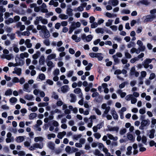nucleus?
Segmentation results:
<instances>
[{
	"label": "nucleus",
	"mask_w": 156,
	"mask_h": 156,
	"mask_svg": "<svg viewBox=\"0 0 156 156\" xmlns=\"http://www.w3.org/2000/svg\"><path fill=\"white\" fill-rule=\"evenodd\" d=\"M24 136H20L16 137V141L17 143H21L24 140Z\"/></svg>",
	"instance_id": "obj_12"
},
{
	"label": "nucleus",
	"mask_w": 156,
	"mask_h": 156,
	"mask_svg": "<svg viewBox=\"0 0 156 156\" xmlns=\"http://www.w3.org/2000/svg\"><path fill=\"white\" fill-rule=\"evenodd\" d=\"M34 147L36 148H39V149H42L43 147V145L42 143L39 144L36 143L34 144Z\"/></svg>",
	"instance_id": "obj_30"
},
{
	"label": "nucleus",
	"mask_w": 156,
	"mask_h": 156,
	"mask_svg": "<svg viewBox=\"0 0 156 156\" xmlns=\"http://www.w3.org/2000/svg\"><path fill=\"white\" fill-rule=\"evenodd\" d=\"M12 91L11 89L7 90L5 93V95L6 96H9L12 94Z\"/></svg>",
	"instance_id": "obj_50"
},
{
	"label": "nucleus",
	"mask_w": 156,
	"mask_h": 156,
	"mask_svg": "<svg viewBox=\"0 0 156 156\" xmlns=\"http://www.w3.org/2000/svg\"><path fill=\"white\" fill-rule=\"evenodd\" d=\"M15 60L16 63L14 64L12 62H9L8 64V66L9 67H16L19 66H21L24 64V62L22 60H20L19 58H16Z\"/></svg>",
	"instance_id": "obj_2"
},
{
	"label": "nucleus",
	"mask_w": 156,
	"mask_h": 156,
	"mask_svg": "<svg viewBox=\"0 0 156 156\" xmlns=\"http://www.w3.org/2000/svg\"><path fill=\"white\" fill-rule=\"evenodd\" d=\"M101 108L102 109L105 110L102 115L103 117H105L106 116V115L107 114L109 111L110 107L107 106L106 104L104 103L102 105Z\"/></svg>",
	"instance_id": "obj_4"
},
{
	"label": "nucleus",
	"mask_w": 156,
	"mask_h": 156,
	"mask_svg": "<svg viewBox=\"0 0 156 156\" xmlns=\"http://www.w3.org/2000/svg\"><path fill=\"white\" fill-rule=\"evenodd\" d=\"M43 43L46 46H49L50 45V43L48 39H46L43 40Z\"/></svg>",
	"instance_id": "obj_40"
},
{
	"label": "nucleus",
	"mask_w": 156,
	"mask_h": 156,
	"mask_svg": "<svg viewBox=\"0 0 156 156\" xmlns=\"http://www.w3.org/2000/svg\"><path fill=\"white\" fill-rule=\"evenodd\" d=\"M136 72L135 68L134 67H133L131 69L130 74L131 75H134V73Z\"/></svg>",
	"instance_id": "obj_62"
},
{
	"label": "nucleus",
	"mask_w": 156,
	"mask_h": 156,
	"mask_svg": "<svg viewBox=\"0 0 156 156\" xmlns=\"http://www.w3.org/2000/svg\"><path fill=\"white\" fill-rule=\"evenodd\" d=\"M47 5L45 3H43L41 6V11L43 13H47L48 12V11L47 9H46Z\"/></svg>",
	"instance_id": "obj_9"
},
{
	"label": "nucleus",
	"mask_w": 156,
	"mask_h": 156,
	"mask_svg": "<svg viewBox=\"0 0 156 156\" xmlns=\"http://www.w3.org/2000/svg\"><path fill=\"white\" fill-rule=\"evenodd\" d=\"M66 134V132L65 131H63L58 133L57 137L60 139H62L63 136Z\"/></svg>",
	"instance_id": "obj_22"
},
{
	"label": "nucleus",
	"mask_w": 156,
	"mask_h": 156,
	"mask_svg": "<svg viewBox=\"0 0 156 156\" xmlns=\"http://www.w3.org/2000/svg\"><path fill=\"white\" fill-rule=\"evenodd\" d=\"M36 21L35 22L36 24L39 23V22L41 21V22L44 24H46L48 23L47 19L44 18L42 16H37L36 18Z\"/></svg>",
	"instance_id": "obj_5"
},
{
	"label": "nucleus",
	"mask_w": 156,
	"mask_h": 156,
	"mask_svg": "<svg viewBox=\"0 0 156 156\" xmlns=\"http://www.w3.org/2000/svg\"><path fill=\"white\" fill-rule=\"evenodd\" d=\"M55 135L54 133H50L47 135V138L48 140H51V138H54L55 137Z\"/></svg>",
	"instance_id": "obj_49"
},
{
	"label": "nucleus",
	"mask_w": 156,
	"mask_h": 156,
	"mask_svg": "<svg viewBox=\"0 0 156 156\" xmlns=\"http://www.w3.org/2000/svg\"><path fill=\"white\" fill-rule=\"evenodd\" d=\"M69 89V87L68 85H67L63 86L61 88V90L63 93L67 92Z\"/></svg>",
	"instance_id": "obj_15"
},
{
	"label": "nucleus",
	"mask_w": 156,
	"mask_h": 156,
	"mask_svg": "<svg viewBox=\"0 0 156 156\" xmlns=\"http://www.w3.org/2000/svg\"><path fill=\"white\" fill-rule=\"evenodd\" d=\"M47 66L50 67V68L51 69L55 66V65L51 61H49L47 62Z\"/></svg>",
	"instance_id": "obj_32"
},
{
	"label": "nucleus",
	"mask_w": 156,
	"mask_h": 156,
	"mask_svg": "<svg viewBox=\"0 0 156 156\" xmlns=\"http://www.w3.org/2000/svg\"><path fill=\"white\" fill-rule=\"evenodd\" d=\"M48 102H41L38 104V106L39 107H45L48 105Z\"/></svg>",
	"instance_id": "obj_46"
},
{
	"label": "nucleus",
	"mask_w": 156,
	"mask_h": 156,
	"mask_svg": "<svg viewBox=\"0 0 156 156\" xmlns=\"http://www.w3.org/2000/svg\"><path fill=\"white\" fill-rule=\"evenodd\" d=\"M95 31L97 33L102 34L104 33V29L103 28H98L95 30Z\"/></svg>",
	"instance_id": "obj_35"
},
{
	"label": "nucleus",
	"mask_w": 156,
	"mask_h": 156,
	"mask_svg": "<svg viewBox=\"0 0 156 156\" xmlns=\"http://www.w3.org/2000/svg\"><path fill=\"white\" fill-rule=\"evenodd\" d=\"M29 54L28 53L25 52L23 53H21L20 54V56L22 59H23L24 58H27L29 56Z\"/></svg>",
	"instance_id": "obj_28"
},
{
	"label": "nucleus",
	"mask_w": 156,
	"mask_h": 156,
	"mask_svg": "<svg viewBox=\"0 0 156 156\" xmlns=\"http://www.w3.org/2000/svg\"><path fill=\"white\" fill-rule=\"evenodd\" d=\"M62 20H66L68 18V16L64 14H60L58 16Z\"/></svg>",
	"instance_id": "obj_29"
},
{
	"label": "nucleus",
	"mask_w": 156,
	"mask_h": 156,
	"mask_svg": "<svg viewBox=\"0 0 156 156\" xmlns=\"http://www.w3.org/2000/svg\"><path fill=\"white\" fill-rule=\"evenodd\" d=\"M126 128L121 129L119 131V133L120 135H123L126 133Z\"/></svg>",
	"instance_id": "obj_41"
},
{
	"label": "nucleus",
	"mask_w": 156,
	"mask_h": 156,
	"mask_svg": "<svg viewBox=\"0 0 156 156\" xmlns=\"http://www.w3.org/2000/svg\"><path fill=\"white\" fill-rule=\"evenodd\" d=\"M93 37V36L91 34L88 35V36H87L86 38V41L87 42L90 41L91 40Z\"/></svg>",
	"instance_id": "obj_45"
},
{
	"label": "nucleus",
	"mask_w": 156,
	"mask_h": 156,
	"mask_svg": "<svg viewBox=\"0 0 156 156\" xmlns=\"http://www.w3.org/2000/svg\"><path fill=\"white\" fill-rule=\"evenodd\" d=\"M25 44L28 48H30L32 46V44L30 43V40L29 39H27L26 40Z\"/></svg>",
	"instance_id": "obj_25"
},
{
	"label": "nucleus",
	"mask_w": 156,
	"mask_h": 156,
	"mask_svg": "<svg viewBox=\"0 0 156 156\" xmlns=\"http://www.w3.org/2000/svg\"><path fill=\"white\" fill-rule=\"evenodd\" d=\"M156 18V15H149L143 17V18L144 19V22L147 23L152 21Z\"/></svg>",
	"instance_id": "obj_3"
},
{
	"label": "nucleus",
	"mask_w": 156,
	"mask_h": 156,
	"mask_svg": "<svg viewBox=\"0 0 156 156\" xmlns=\"http://www.w3.org/2000/svg\"><path fill=\"white\" fill-rule=\"evenodd\" d=\"M29 85L28 83H26L23 85V90L27 92H30V90L29 89Z\"/></svg>",
	"instance_id": "obj_26"
},
{
	"label": "nucleus",
	"mask_w": 156,
	"mask_h": 156,
	"mask_svg": "<svg viewBox=\"0 0 156 156\" xmlns=\"http://www.w3.org/2000/svg\"><path fill=\"white\" fill-rule=\"evenodd\" d=\"M66 151L69 154L73 153V152L71 151V147L69 146H67L65 148Z\"/></svg>",
	"instance_id": "obj_51"
},
{
	"label": "nucleus",
	"mask_w": 156,
	"mask_h": 156,
	"mask_svg": "<svg viewBox=\"0 0 156 156\" xmlns=\"http://www.w3.org/2000/svg\"><path fill=\"white\" fill-rule=\"evenodd\" d=\"M17 99L15 97H12L9 99V101L11 103H14L16 102Z\"/></svg>",
	"instance_id": "obj_52"
},
{
	"label": "nucleus",
	"mask_w": 156,
	"mask_h": 156,
	"mask_svg": "<svg viewBox=\"0 0 156 156\" xmlns=\"http://www.w3.org/2000/svg\"><path fill=\"white\" fill-rule=\"evenodd\" d=\"M132 147L131 146H129L127 148V151L126 152V154L128 155H130L132 153L131 150Z\"/></svg>",
	"instance_id": "obj_44"
},
{
	"label": "nucleus",
	"mask_w": 156,
	"mask_h": 156,
	"mask_svg": "<svg viewBox=\"0 0 156 156\" xmlns=\"http://www.w3.org/2000/svg\"><path fill=\"white\" fill-rule=\"evenodd\" d=\"M51 97L56 100H57L58 99V96L56 92L53 91L51 93Z\"/></svg>",
	"instance_id": "obj_33"
},
{
	"label": "nucleus",
	"mask_w": 156,
	"mask_h": 156,
	"mask_svg": "<svg viewBox=\"0 0 156 156\" xmlns=\"http://www.w3.org/2000/svg\"><path fill=\"white\" fill-rule=\"evenodd\" d=\"M108 130L110 132L115 131L117 133L119 130V127L118 126H112L110 125L107 126Z\"/></svg>",
	"instance_id": "obj_7"
},
{
	"label": "nucleus",
	"mask_w": 156,
	"mask_h": 156,
	"mask_svg": "<svg viewBox=\"0 0 156 156\" xmlns=\"http://www.w3.org/2000/svg\"><path fill=\"white\" fill-rule=\"evenodd\" d=\"M93 109L95 111L97 115H101V112L98 109L96 108H93Z\"/></svg>",
	"instance_id": "obj_61"
},
{
	"label": "nucleus",
	"mask_w": 156,
	"mask_h": 156,
	"mask_svg": "<svg viewBox=\"0 0 156 156\" xmlns=\"http://www.w3.org/2000/svg\"><path fill=\"white\" fill-rule=\"evenodd\" d=\"M110 2L113 6H116L119 4V1L118 0H111Z\"/></svg>",
	"instance_id": "obj_36"
},
{
	"label": "nucleus",
	"mask_w": 156,
	"mask_h": 156,
	"mask_svg": "<svg viewBox=\"0 0 156 156\" xmlns=\"http://www.w3.org/2000/svg\"><path fill=\"white\" fill-rule=\"evenodd\" d=\"M37 116V114L35 113H31L29 115V119H33Z\"/></svg>",
	"instance_id": "obj_42"
},
{
	"label": "nucleus",
	"mask_w": 156,
	"mask_h": 156,
	"mask_svg": "<svg viewBox=\"0 0 156 156\" xmlns=\"http://www.w3.org/2000/svg\"><path fill=\"white\" fill-rule=\"evenodd\" d=\"M73 10L70 7L68 8L66 10V13L68 16H72L73 15Z\"/></svg>",
	"instance_id": "obj_13"
},
{
	"label": "nucleus",
	"mask_w": 156,
	"mask_h": 156,
	"mask_svg": "<svg viewBox=\"0 0 156 156\" xmlns=\"http://www.w3.org/2000/svg\"><path fill=\"white\" fill-rule=\"evenodd\" d=\"M70 96L71 98L70 101L71 102H75L76 100V95L73 94H71L70 95Z\"/></svg>",
	"instance_id": "obj_23"
},
{
	"label": "nucleus",
	"mask_w": 156,
	"mask_h": 156,
	"mask_svg": "<svg viewBox=\"0 0 156 156\" xmlns=\"http://www.w3.org/2000/svg\"><path fill=\"white\" fill-rule=\"evenodd\" d=\"M72 38L76 42H79L81 40L80 37H78L75 34H73L72 36Z\"/></svg>",
	"instance_id": "obj_18"
},
{
	"label": "nucleus",
	"mask_w": 156,
	"mask_h": 156,
	"mask_svg": "<svg viewBox=\"0 0 156 156\" xmlns=\"http://www.w3.org/2000/svg\"><path fill=\"white\" fill-rule=\"evenodd\" d=\"M155 132V130L154 129H152L150 131V133L149 135V137L151 139L154 138V133Z\"/></svg>",
	"instance_id": "obj_31"
},
{
	"label": "nucleus",
	"mask_w": 156,
	"mask_h": 156,
	"mask_svg": "<svg viewBox=\"0 0 156 156\" xmlns=\"http://www.w3.org/2000/svg\"><path fill=\"white\" fill-rule=\"evenodd\" d=\"M127 136L129 140L133 142L134 141L135 139L132 134L128 133H127Z\"/></svg>",
	"instance_id": "obj_27"
},
{
	"label": "nucleus",
	"mask_w": 156,
	"mask_h": 156,
	"mask_svg": "<svg viewBox=\"0 0 156 156\" xmlns=\"http://www.w3.org/2000/svg\"><path fill=\"white\" fill-rule=\"evenodd\" d=\"M45 62V58L44 55L41 56L39 59V63L40 65H44Z\"/></svg>",
	"instance_id": "obj_20"
},
{
	"label": "nucleus",
	"mask_w": 156,
	"mask_h": 156,
	"mask_svg": "<svg viewBox=\"0 0 156 156\" xmlns=\"http://www.w3.org/2000/svg\"><path fill=\"white\" fill-rule=\"evenodd\" d=\"M122 14H129L130 13V11L128 9H124L121 11Z\"/></svg>",
	"instance_id": "obj_54"
},
{
	"label": "nucleus",
	"mask_w": 156,
	"mask_h": 156,
	"mask_svg": "<svg viewBox=\"0 0 156 156\" xmlns=\"http://www.w3.org/2000/svg\"><path fill=\"white\" fill-rule=\"evenodd\" d=\"M125 56L126 58L127 59H130L132 57V55L127 51H125Z\"/></svg>",
	"instance_id": "obj_47"
},
{
	"label": "nucleus",
	"mask_w": 156,
	"mask_h": 156,
	"mask_svg": "<svg viewBox=\"0 0 156 156\" xmlns=\"http://www.w3.org/2000/svg\"><path fill=\"white\" fill-rule=\"evenodd\" d=\"M151 127H153L156 123V119H155L154 118H152L151 119Z\"/></svg>",
	"instance_id": "obj_59"
},
{
	"label": "nucleus",
	"mask_w": 156,
	"mask_h": 156,
	"mask_svg": "<svg viewBox=\"0 0 156 156\" xmlns=\"http://www.w3.org/2000/svg\"><path fill=\"white\" fill-rule=\"evenodd\" d=\"M40 55V52L39 51H37L36 53L34 54L32 56L33 59H37Z\"/></svg>",
	"instance_id": "obj_38"
},
{
	"label": "nucleus",
	"mask_w": 156,
	"mask_h": 156,
	"mask_svg": "<svg viewBox=\"0 0 156 156\" xmlns=\"http://www.w3.org/2000/svg\"><path fill=\"white\" fill-rule=\"evenodd\" d=\"M141 51H144L146 49L145 46L143 45V44L142 45H140L139 46L138 48Z\"/></svg>",
	"instance_id": "obj_56"
},
{
	"label": "nucleus",
	"mask_w": 156,
	"mask_h": 156,
	"mask_svg": "<svg viewBox=\"0 0 156 156\" xmlns=\"http://www.w3.org/2000/svg\"><path fill=\"white\" fill-rule=\"evenodd\" d=\"M15 34L13 33H11V34H8L7 36L9 37L10 39L11 40H13L15 38Z\"/></svg>",
	"instance_id": "obj_48"
},
{
	"label": "nucleus",
	"mask_w": 156,
	"mask_h": 156,
	"mask_svg": "<svg viewBox=\"0 0 156 156\" xmlns=\"http://www.w3.org/2000/svg\"><path fill=\"white\" fill-rule=\"evenodd\" d=\"M94 136L96 138L98 139L100 138L101 136L100 134L98 133H94Z\"/></svg>",
	"instance_id": "obj_57"
},
{
	"label": "nucleus",
	"mask_w": 156,
	"mask_h": 156,
	"mask_svg": "<svg viewBox=\"0 0 156 156\" xmlns=\"http://www.w3.org/2000/svg\"><path fill=\"white\" fill-rule=\"evenodd\" d=\"M137 99L136 98L134 97L133 96L131 100V102L132 104H135L137 102Z\"/></svg>",
	"instance_id": "obj_64"
},
{
	"label": "nucleus",
	"mask_w": 156,
	"mask_h": 156,
	"mask_svg": "<svg viewBox=\"0 0 156 156\" xmlns=\"http://www.w3.org/2000/svg\"><path fill=\"white\" fill-rule=\"evenodd\" d=\"M5 22L6 24H8L13 23L14 22V20L12 18H9L8 19L5 20Z\"/></svg>",
	"instance_id": "obj_43"
},
{
	"label": "nucleus",
	"mask_w": 156,
	"mask_h": 156,
	"mask_svg": "<svg viewBox=\"0 0 156 156\" xmlns=\"http://www.w3.org/2000/svg\"><path fill=\"white\" fill-rule=\"evenodd\" d=\"M60 73L59 70L58 69H56L53 72V74L54 76H58Z\"/></svg>",
	"instance_id": "obj_58"
},
{
	"label": "nucleus",
	"mask_w": 156,
	"mask_h": 156,
	"mask_svg": "<svg viewBox=\"0 0 156 156\" xmlns=\"http://www.w3.org/2000/svg\"><path fill=\"white\" fill-rule=\"evenodd\" d=\"M37 29L38 30H41V32L43 34L45 38H48L50 36L49 32L45 26L38 25L37 26Z\"/></svg>",
	"instance_id": "obj_1"
},
{
	"label": "nucleus",
	"mask_w": 156,
	"mask_h": 156,
	"mask_svg": "<svg viewBox=\"0 0 156 156\" xmlns=\"http://www.w3.org/2000/svg\"><path fill=\"white\" fill-rule=\"evenodd\" d=\"M94 154L96 156H104V154L101 153V152L98 149H95L93 151Z\"/></svg>",
	"instance_id": "obj_19"
},
{
	"label": "nucleus",
	"mask_w": 156,
	"mask_h": 156,
	"mask_svg": "<svg viewBox=\"0 0 156 156\" xmlns=\"http://www.w3.org/2000/svg\"><path fill=\"white\" fill-rule=\"evenodd\" d=\"M25 98L28 100H34V97L32 95L27 94L24 96Z\"/></svg>",
	"instance_id": "obj_21"
},
{
	"label": "nucleus",
	"mask_w": 156,
	"mask_h": 156,
	"mask_svg": "<svg viewBox=\"0 0 156 156\" xmlns=\"http://www.w3.org/2000/svg\"><path fill=\"white\" fill-rule=\"evenodd\" d=\"M47 146L51 150H54L55 148V144L51 142H49L48 143Z\"/></svg>",
	"instance_id": "obj_24"
},
{
	"label": "nucleus",
	"mask_w": 156,
	"mask_h": 156,
	"mask_svg": "<svg viewBox=\"0 0 156 156\" xmlns=\"http://www.w3.org/2000/svg\"><path fill=\"white\" fill-rule=\"evenodd\" d=\"M96 58H97L99 61H101L103 58L102 54L101 53H97Z\"/></svg>",
	"instance_id": "obj_39"
},
{
	"label": "nucleus",
	"mask_w": 156,
	"mask_h": 156,
	"mask_svg": "<svg viewBox=\"0 0 156 156\" xmlns=\"http://www.w3.org/2000/svg\"><path fill=\"white\" fill-rule=\"evenodd\" d=\"M58 4V3L57 2H55L54 0H51L49 3V5H53L55 7H57Z\"/></svg>",
	"instance_id": "obj_17"
},
{
	"label": "nucleus",
	"mask_w": 156,
	"mask_h": 156,
	"mask_svg": "<svg viewBox=\"0 0 156 156\" xmlns=\"http://www.w3.org/2000/svg\"><path fill=\"white\" fill-rule=\"evenodd\" d=\"M27 17L26 16H24L21 18L22 21L24 22L25 24L28 25L30 23V22L29 20H27Z\"/></svg>",
	"instance_id": "obj_14"
},
{
	"label": "nucleus",
	"mask_w": 156,
	"mask_h": 156,
	"mask_svg": "<svg viewBox=\"0 0 156 156\" xmlns=\"http://www.w3.org/2000/svg\"><path fill=\"white\" fill-rule=\"evenodd\" d=\"M56 54L55 53H51L48 55L47 57V59L49 60H50L52 59H55V60L56 61L57 59H56Z\"/></svg>",
	"instance_id": "obj_11"
},
{
	"label": "nucleus",
	"mask_w": 156,
	"mask_h": 156,
	"mask_svg": "<svg viewBox=\"0 0 156 156\" xmlns=\"http://www.w3.org/2000/svg\"><path fill=\"white\" fill-rule=\"evenodd\" d=\"M106 16L108 18H111L113 17H115L117 15L115 14H112L110 13L107 12L106 13Z\"/></svg>",
	"instance_id": "obj_37"
},
{
	"label": "nucleus",
	"mask_w": 156,
	"mask_h": 156,
	"mask_svg": "<svg viewBox=\"0 0 156 156\" xmlns=\"http://www.w3.org/2000/svg\"><path fill=\"white\" fill-rule=\"evenodd\" d=\"M43 140V138L41 136H38L35 137L34 141L36 142L38 141L42 142Z\"/></svg>",
	"instance_id": "obj_34"
},
{
	"label": "nucleus",
	"mask_w": 156,
	"mask_h": 156,
	"mask_svg": "<svg viewBox=\"0 0 156 156\" xmlns=\"http://www.w3.org/2000/svg\"><path fill=\"white\" fill-rule=\"evenodd\" d=\"M14 70L12 72L13 74H16L18 76H20L21 73L22 69L20 68L15 67L14 68Z\"/></svg>",
	"instance_id": "obj_10"
},
{
	"label": "nucleus",
	"mask_w": 156,
	"mask_h": 156,
	"mask_svg": "<svg viewBox=\"0 0 156 156\" xmlns=\"http://www.w3.org/2000/svg\"><path fill=\"white\" fill-rule=\"evenodd\" d=\"M149 121L148 119L142 120L141 122V126H140L139 129H143V127L146 126Z\"/></svg>",
	"instance_id": "obj_8"
},
{
	"label": "nucleus",
	"mask_w": 156,
	"mask_h": 156,
	"mask_svg": "<svg viewBox=\"0 0 156 156\" xmlns=\"http://www.w3.org/2000/svg\"><path fill=\"white\" fill-rule=\"evenodd\" d=\"M82 136V135L81 134H79L78 135H75L73 136V139L74 140H77L79 139Z\"/></svg>",
	"instance_id": "obj_60"
},
{
	"label": "nucleus",
	"mask_w": 156,
	"mask_h": 156,
	"mask_svg": "<svg viewBox=\"0 0 156 156\" xmlns=\"http://www.w3.org/2000/svg\"><path fill=\"white\" fill-rule=\"evenodd\" d=\"M107 135L109 139L113 140L114 141L117 140L118 139L117 136H114L113 135L110 134L108 133Z\"/></svg>",
	"instance_id": "obj_16"
},
{
	"label": "nucleus",
	"mask_w": 156,
	"mask_h": 156,
	"mask_svg": "<svg viewBox=\"0 0 156 156\" xmlns=\"http://www.w3.org/2000/svg\"><path fill=\"white\" fill-rule=\"evenodd\" d=\"M133 95L131 94H128L126 96L125 99L127 101H129L131 100Z\"/></svg>",
	"instance_id": "obj_55"
},
{
	"label": "nucleus",
	"mask_w": 156,
	"mask_h": 156,
	"mask_svg": "<svg viewBox=\"0 0 156 156\" xmlns=\"http://www.w3.org/2000/svg\"><path fill=\"white\" fill-rule=\"evenodd\" d=\"M113 20L109 19L108 22L106 23L105 25L106 26L109 27L111 26L112 24Z\"/></svg>",
	"instance_id": "obj_53"
},
{
	"label": "nucleus",
	"mask_w": 156,
	"mask_h": 156,
	"mask_svg": "<svg viewBox=\"0 0 156 156\" xmlns=\"http://www.w3.org/2000/svg\"><path fill=\"white\" fill-rule=\"evenodd\" d=\"M122 57V54L118 52L112 56V58L114 59V62L115 64H118L119 62V59L118 58H121Z\"/></svg>",
	"instance_id": "obj_6"
},
{
	"label": "nucleus",
	"mask_w": 156,
	"mask_h": 156,
	"mask_svg": "<svg viewBox=\"0 0 156 156\" xmlns=\"http://www.w3.org/2000/svg\"><path fill=\"white\" fill-rule=\"evenodd\" d=\"M74 92L76 94H78L81 92V90L80 88H77L74 90Z\"/></svg>",
	"instance_id": "obj_63"
}]
</instances>
